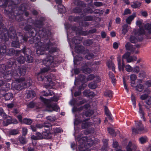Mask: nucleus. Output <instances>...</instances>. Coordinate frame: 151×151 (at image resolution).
<instances>
[{
	"label": "nucleus",
	"mask_w": 151,
	"mask_h": 151,
	"mask_svg": "<svg viewBox=\"0 0 151 151\" xmlns=\"http://www.w3.org/2000/svg\"><path fill=\"white\" fill-rule=\"evenodd\" d=\"M42 63L43 64L47 66V68L44 67L41 69L40 72L38 73V75L37 79L39 81H42L44 82V83L45 84L46 88L52 87L54 85V83L52 81V75H50L45 76L43 79L40 74L47 72L51 68L55 67L56 66L55 62L53 57L50 56L43 60Z\"/></svg>",
	"instance_id": "obj_1"
},
{
	"label": "nucleus",
	"mask_w": 151,
	"mask_h": 151,
	"mask_svg": "<svg viewBox=\"0 0 151 151\" xmlns=\"http://www.w3.org/2000/svg\"><path fill=\"white\" fill-rule=\"evenodd\" d=\"M125 47L127 50H129L130 52H126L122 56V64L121 65L120 61V65L119 67L118 66L119 70L120 71L124 70V59H126L127 63L133 62L137 60V58L136 56H130L131 53L137 54L138 53V48L140 47L139 45H136L133 47L131 43L127 42L125 45Z\"/></svg>",
	"instance_id": "obj_2"
},
{
	"label": "nucleus",
	"mask_w": 151,
	"mask_h": 151,
	"mask_svg": "<svg viewBox=\"0 0 151 151\" xmlns=\"http://www.w3.org/2000/svg\"><path fill=\"white\" fill-rule=\"evenodd\" d=\"M12 72L11 70L7 71L3 76V78L5 81L9 82L11 80L12 76L14 77L15 78V82L12 83V86L16 90H19L23 88H25L27 86V84L29 86L30 85L29 84L26 82L24 78H16V76H13V71L12 73Z\"/></svg>",
	"instance_id": "obj_3"
},
{
	"label": "nucleus",
	"mask_w": 151,
	"mask_h": 151,
	"mask_svg": "<svg viewBox=\"0 0 151 151\" xmlns=\"http://www.w3.org/2000/svg\"><path fill=\"white\" fill-rule=\"evenodd\" d=\"M37 47V53L38 55H42L44 54V51L49 50L50 53L56 51V49L52 47L51 44L49 40L47 39L44 41L45 43H42L41 41H38L36 42L34 41Z\"/></svg>",
	"instance_id": "obj_4"
},
{
	"label": "nucleus",
	"mask_w": 151,
	"mask_h": 151,
	"mask_svg": "<svg viewBox=\"0 0 151 151\" xmlns=\"http://www.w3.org/2000/svg\"><path fill=\"white\" fill-rule=\"evenodd\" d=\"M40 99L41 101L43 102L47 107L50 109L47 111H58L60 110V109L56 104H52L51 101H57L58 99L57 98H52L50 99H44L42 97L40 96Z\"/></svg>",
	"instance_id": "obj_5"
},
{
	"label": "nucleus",
	"mask_w": 151,
	"mask_h": 151,
	"mask_svg": "<svg viewBox=\"0 0 151 151\" xmlns=\"http://www.w3.org/2000/svg\"><path fill=\"white\" fill-rule=\"evenodd\" d=\"M142 22L140 21H137L136 22V24L138 25L139 27V29L138 32L137 33H135V35L136 36L137 35H140L142 34H145L149 36V35L146 32V30L145 27V26L147 24L144 25V29L143 28L141 27Z\"/></svg>",
	"instance_id": "obj_6"
},
{
	"label": "nucleus",
	"mask_w": 151,
	"mask_h": 151,
	"mask_svg": "<svg viewBox=\"0 0 151 151\" xmlns=\"http://www.w3.org/2000/svg\"><path fill=\"white\" fill-rule=\"evenodd\" d=\"M144 129V127L141 122L140 121H138L136 123V128H132V131L133 133H140L141 131Z\"/></svg>",
	"instance_id": "obj_7"
},
{
	"label": "nucleus",
	"mask_w": 151,
	"mask_h": 151,
	"mask_svg": "<svg viewBox=\"0 0 151 151\" xmlns=\"http://www.w3.org/2000/svg\"><path fill=\"white\" fill-rule=\"evenodd\" d=\"M26 69L24 68H20L17 70L13 71V76H19L22 75H24L26 73Z\"/></svg>",
	"instance_id": "obj_8"
},
{
	"label": "nucleus",
	"mask_w": 151,
	"mask_h": 151,
	"mask_svg": "<svg viewBox=\"0 0 151 151\" xmlns=\"http://www.w3.org/2000/svg\"><path fill=\"white\" fill-rule=\"evenodd\" d=\"M6 46L4 45H3L1 46L0 48V53L1 55H2L3 54H4L6 53L7 52H7L8 51L10 52H13V50L12 49H8L6 50Z\"/></svg>",
	"instance_id": "obj_9"
},
{
	"label": "nucleus",
	"mask_w": 151,
	"mask_h": 151,
	"mask_svg": "<svg viewBox=\"0 0 151 151\" xmlns=\"http://www.w3.org/2000/svg\"><path fill=\"white\" fill-rule=\"evenodd\" d=\"M136 16V12L133 13L132 14L129 16L126 19V22L128 24H130L131 22L134 19V18Z\"/></svg>",
	"instance_id": "obj_10"
},
{
	"label": "nucleus",
	"mask_w": 151,
	"mask_h": 151,
	"mask_svg": "<svg viewBox=\"0 0 151 151\" xmlns=\"http://www.w3.org/2000/svg\"><path fill=\"white\" fill-rule=\"evenodd\" d=\"M88 119H86L83 121H81V122H82V127L83 129H85L88 127L92 125V124L91 122H87V120Z\"/></svg>",
	"instance_id": "obj_11"
},
{
	"label": "nucleus",
	"mask_w": 151,
	"mask_h": 151,
	"mask_svg": "<svg viewBox=\"0 0 151 151\" xmlns=\"http://www.w3.org/2000/svg\"><path fill=\"white\" fill-rule=\"evenodd\" d=\"M27 93V97L29 99L33 98L36 95L35 92L32 90L28 91Z\"/></svg>",
	"instance_id": "obj_12"
},
{
	"label": "nucleus",
	"mask_w": 151,
	"mask_h": 151,
	"mask_svg": "<svg viewBox=\"0 0 151 151\" xmlns=\"http://www.w3.org/2000/svg\"><path fill=\"white\" fill-rule=\"evenodd\" d=\"M146 32L151 37V24L147 23L145 26Z\"/></svg>",
	"instance_id": "obj_13"
},
{
	"label": "nucleus",
	"mask_w": 151,
	"mask_h": 151,
	"mask_svg": "<svg viewBox=\"0 0 151 151\" xmlns=\"http://www.w3.org/2000/svg\"><path fill=\"white\" fill-rule=\"evenodd\" d=\"M122 34L124 35L126 34L128 30L129 26L128 25L125 24L122 26Z\"/></svg>",
	"instance_id": "obj_14"
},
{
	"label": "nucleus",
	"mask_w": 151,
	"mask_h": 151,
	"mask_svg": "<svg viewBox=\"0 0 151 151\" xmlns=\"http://www.w3.org/2000/svg\"><path fill=\"white\" fill-rule=\"evenodd\" d=\"M42 134L44 139H50L51 137V134L49 132H43Z\"/></svg>",
	"instance_id": "obj_15"
},
{
	"label": "nucleus",
	"mask_w": 151,
	"mask_h": 151,
	"mask_svg": "<svg viewBox=\"0 0 151 151\" xmlns=\"http://www.w3.org/2000/svg\"><path fill=\"white\" fill-rule=\"evenodd\" d=\"M129 148V150L132 151V150H135L137 148V146L136 145L134 144H132V143L129 142V143L127 147V148Z\"/></svg>",
	"instance_id": "obj_16"
},
{
	"label": "nucleus",
	"mask_w": 151,
	"mask_h": 151,
	"mask_svg": "<svg viewBox=\"0 0 151 151\" xmlns=\"http://www.w3.org/2000/svg\"><path fill=\"white\" fill-rule=\"evenodd\" d=\"M141 5V3L139 2H134L132 3L131 7L134 9H135L139 7Z\"/></svg>",
	"instance_id": "obj_17"
},
{
	"label": "nucleus",
	"mask_w": 151,
	"mask_h": 151,
	"mask_svg": "<svg viewBox=\"0 0 151 151\" xmlns=\"http://www.w3.org/2000/svg\"><path fill=\"white\" fill-rule=\"evenodd\" d=\"M107 65L109 69H111L113 71L115 72L114 65L112 62L110 61L108 62Z\"/></svg>",
	"instance_id": "obj_18"
},
{
	"label": "nucleus",
	"mask_w": 151,
	"mask_h": 151,
	"mask_svg": "<svg viewBox=\"0 0 151 151\" xmlns=\"http://www.w3.org/2000/svg\"><path fill=\"white\" fill-rule=\"evenodd\" d=\"M13 97V95L12 93H8L5 95L4 98L5 100H8L12 99Z\"/></svg>",
	"instance_id": "obj_19"
},
{
	"label": "nucleus",
	"mask_w": 151,
	"mask_h": 151,
	"mask_svg": "<svg viewBox=\"0 0 151 151\" xmlns=\"http://www.w3.org/2000/svg\"><path fill=\"white\" fill-rule=\"evenodd\" d=\"M58 8L59 12L61 13H65L66 11L65 7L61 4H59L58 6Z\"/></svg>",
	"instance_id": "obj_20"
},
{
	"label": "nucleus",
	"mask_w": 151,
	"mask_h": 151,
	"mask_svg": "<svg viewBox=\"0 0 151 151\" xmlns=\"http://www.w3.org/2000/svg\"><path fill=\"white\" fill-rule=\"evenodd\" d=\"M32 122V120L30 119L24 118L22 122V124H27L30 125Z\"/></svg>",
	"instance_id": "obj_21"
},
{
	"label": "nucleus",
	"mask_w": 151,
	"mask_h": 151,
	"mask_svg": "<svg viewBox=\"0 0 151 151\" xmlns=\"http://www.w3.org/2000/svg\"><path fill=\"white\" fill-rule=\"evenodd\" d=\"M11 87L10 83H4V85L3 86L2 89L4 90H8L10 89Z\"/></svg>",
	"instance_id": "obj_22"
},
{
	"label": "nucleus",
	"mask_w": 151,
	"mask_h": 151,
	"mask_svg": "<svg viewBox=\"0 0 151 151\" xmlns=\"http://www.w3.org/2000/svg\"><path fill=\"white\" fill-rule=\"evenodd\" d=\"M17 61L20 63H23L25 62V59L23 56L20 55L17 58Z\"/></svg>",
	"instance_id": "obj_23"
},
{
	"label": "nucleus",
	"mask_w": 151,
	"mask_h": 151,
	"mask_svg": "<svg viewBox=\"0 0 151 151\" xmlns=\"http://www.w3.org/2000/svg\"><path fill=\"white\" fill-rule=\"evenodd\" d=\"M109 77L111 79L112 83L114 84L116 82V80L115 78L114 75L111 72H109Z\"/></svg>",
	"instance_id": "obj_24"
},
{
	"label": "nucleus",
	"mask_w": 151,
	"mask_h": 151,
	"mask_svg": "<svg viewBox=\"0 0 151 151\" xmlns=\"http://www.w3.org/2000/svg\"><path fill=\"white\" fill-rule=\"evenodd\" d=\"M124 67L126 70L127 72H130L133 71V68L129 64L124 65Z\"/></svg>",
	"instance_id": "obj_25"
},
{
	"label": "nucleus",
	"mask_w": 151,
	"mask_h": 151,
	"mask_svg": "<svg viewBox=\"0 0 151 151\" xmlns=\"http://www.w3.org/2000/svg\"><path fill=\"white\" fill-rule=\"evenodd\" d=\"M139 113L141 114V116L142 117H143V120L144 121H145V117H144V113L143 110L142 109V108L141 105H140V104L139 103Z\"/></svg>",
	"instance_id": "obj_26"
},
{
	"label": "nucleus",
	"mask_w": 151,
	"mask_h": 151,
	"mask_svg": "<svg viewBox=\"0 0 151 151\" xmlns=\"http://www.w3.org/2000/svg\"><path fill=\"white\" fill-rule=\"evenodd\" d=\"M136 90L139 92H141L144 89V86L143 85L141 84L137 85L136 87Z\"/></svg>",
	"instance_id": "obj_27"
},
{
	"label": "nucleus",
	"mask_w": 151,
	"mask_h": 151,
	"mask_svg": "<svg viewBox=\"0 0 151 151\" xmlns=\"http://www.w3.org/2000/svg\"><path fill=\"white\" fill-rule=\"evenodd\" d=\"M19 140L21 143L23 145L26 144L27 142L25 137L22 136L19 137Z\"/></svg>",
	"instance_id": "obj_28"
},
{
	"label": "nucleus",
	"mask_w": 151,
	"mask_h": 151,
	"mask_svg": "<svg viewBox=\"0 0 151 151\" xmlns=\"http://www.w3.org/2000/svg\"><path fill=\"white\" fill-rule=\"evenodd\" d=\"M139 39H137L135 38L134 36H131L129 38V41L132 43H135L137 42L138 40H140Z\"/></svg>",
	"instance_id": "obj_29"
},
{
	"label": "nucleus",
	"mask_w": 151,
	"mask_h": 151,
	"mask_svg": "<svg viewBox=\"0 0 151 151\" xmlns=\"http://www.w3.org/2000/svg\"><path fill=\"white\" fill-rule=\"evenodd\" d=\"M12 47L17 48L19 47L20 46L19 41L17 40L16 41H13L12 42Z\"/></svg>",
	"instance_id": "obj_30"
},
{
	"label": "nucleus",
	"mask_w": 151,
	"mask_h": 151,
	"mask_svg": "<svg viewBox=\"0 0 151 151\" xmlns=\"http://www.w3.org/2000/svg\"><path fill=\"white\" fill-rule=\"evenodd\" d=\"M108 132L109 134L113 136H115L116 135V133L114 129L111 128H108Z\"/></svg>",
	"instance_id": "obj_31"
},
{
	"label": "nucleus",
	"mask_w": 151,
	"mask_h": 151,
	"mask_svg": "<svg viewBox=\"0 0 151 151\" xmlns=\"http://www.w3.org/2000/svg\"><path fill=\"white\" fill-rule=\"evenodd\" d=\"M104 94L106 96L111 97L112 96V92L110 90H107L105 92Z\"/></svg>",
	"instance_id": "obj_32"
},
{
	"label": "nucleus",
	"mask_w": 151,
	"mask_h": 151,
	"mask_svg": "<svg viewBox=\"0 0 151 151\" xmlns=\"http://www.w3.org/2000/svg\"><path fill=\"white\" fill-rule=\"evenodd\" d=\"M93 114V111L91 110H88L86 111L85 115L87 117H89Z\"/></svg>",
	"instance_id": "obj_33"
},
{
	"label": "nucleus",
	"mask_w": 151,
	"mask_h": 151,
	"mask_svg": "<svg viewBox=\"0 0 151 151\" xmlns=\"http://www.w3.org/2000/svg\"><path fill=\"white\" fill-rule=\"evenodd\" d=\"M133 69L132 71L134 73H138L140 72V68L138 66H136Z\"/></svg>",
	"instance_id": "obj_34"
},
{
	"label": "nucleus",
	"mask_w": 151,
	"mask_h": 151,
	"mask_svg": "<svg viewBox=\"0 0 151 151\" xmlns=\"http://www.w3.org/2000/svg\"><path fill=\"white\" fill-rule=\"evenodd\" d=\"M89 88L91 89H95L97 87L96 84L95 83H91L88 85Z\"/></svg>",
	"instance_id": "obj_35"
},
{
	"label": "nucleus",
	"mask_w": 151,
	"mask_h": 151,
	"mask_svg": "<svg viewBox=\"0 0 151 151\" xmlns=\"http://www.w3.org/2000/svg\"><path fill=\"white\" fill-rule=\"evenodd\" d=\"M131 99L132 102V103L134 105V108H135L136 107V101L135 97L132 94L131 96Z\"/></svg>",
	"instance_id": "obj_36"
},
{
	"label": "nucleus",
	"mask_w": 151,
	"mask_h": 151,
	"mask_svg": "<svg viewBox=\"0 0 151 151\" xmlns=\"http://www.w3.org/2000/svg\"><path fill=\"white\" fill-rule=\"evenodd\" d=\"M146 76L145 72L144 70L141 71L139 74V77L140 78H143Z\"/></svg>",
	"instance_id": "obj_37"
},
{
	"label": "nucleus",
	"mask_w": 151,
	"mask_h": 151,
	"mask_svg": "<svg viewBox=\"0 0 151 151\" xmlns=\"http://www.w3.org/2000/svg\"><path fill=\"white\" fill-rule=\"evenodd\" d=\"M105 111L106 114L107 115L109 116V118L110 119H111V114L109 112L108 108L106 107L105 108Z\"/></svg>",
	"instance_id": "obj_38"
},
{
	"label": "nucleus",
	"mask_w": 151,
	"mask_h": 151,
	"mask_svg": "<svg viewBox=\"0 0 151 151\" xmlns=\"http://www.w3.org/2000/svg\"><path fill=\"white\" fill-rule=\"evenodd\" d=\"M26 60L28 63H31L33 61V58L31 56H27L26 57Z\"/></svg>",
	"instance_id": "obj_39"
},
{
	"label": "nucleus",
	"mask_w": 151,
	"mask_h": 151,
	"mask_svg": "<svg viewBox=\"0 0 151 151\" xmlns=\"http://www.w3.org/2000/svg\"><path fill=\"white\" fill-rule=\"evenodd\" d=\"M93 42L91 40H88L84 41V44L86 46L92 44Z\"/></svg>",
	"instance_id": "obj_40"
},
{
	"label": "nucleus",
	"mask_w": 151,
	"mask_h": 151,
	"mask_svg": "<svg viewBox=\"0 0 151 151\" xmlns=\"http://www.w3.org/2000/svg\"><path fill=\"white\" fill-rule=\"evenodd\" d=\"M139 139L140 142L142 144H143L146 142L147 137H142L139 138Z\"/></svg>",
	"instance_id": "obj_41"
},
{
	"label": "nucleus",
	"mask_w": 151,
	"mask_h": 151,
	"mask_svg": "<svg viewBox=\"0 0 151 151\" xmlns=\"http://www.w3.org/2000/svg\"><path fill=\"white\" fill-rule=\"evenodd\" d=\"M5 122H7V124H9L12 123V118L9 116L7 117L6 119H5L4 120V123H5Z\"/></svg>",
	"instance_id": "obj_42"
},
{
	"label": "nucleus",
	"mask_w": 151,
	"mask_h": 151,
	"mask_svg": "<svg viewBox=\"0 0 151 151\" xmlns=\"http://www.w3.org/2000/svg\"><path fill=\"white\" fill-rule=\"evenodd\" d=\"M131 13V10L128 9H125L123 15H126L127 14H130Z\"/></svg>",
	"instance_id": "obj_43"
},
{
	"label": "nucleus",
	"mask_w": 151,
	"mask_h": 151,
	"mask_svg": "<svg viewBox=\"0 0 151 151\" xmlns=\"http://www.w3.org/2000/svg\"><path fill=\"white\" fill-rule=\"evenodd\" d=\"M130 81H135L137 78L136 75L134 74H132L130 76Z\"/></svg>",
	"instance_id": "obj_44"
},
{
	"label": "nucleus",
	"mask_w": 151,
	"mask_h": 151,
	"mask_svg": "<svg viewBox=\"0 0 151 151\" xmlns=\"http://www.w3.org/2000/svg\"><path fill=\"white\" fill-rule=\"evenodd\" d=\"M36 134L38 140L44 139L42 134H41L40 133L38 132L36 133Z\"/></svg>",
	"instance_id": "obj_45"
},
{
	"label": "nucleus",
	"mask_w": 151,
	"mask_h": 151,
	"mask_svg": "<svg viewBox=\"0 0 151 151\" xmlns=\"http://www.w3.org/2000/svg\"><path fill=\"white\" fill-rule=\"evenodd\" d=\"M90 108V106L88 104H86L84 105L83 107H81L80 108L79 110L83 109H89Z\"/></svg>",
	"instance_id": "obj_46"
},
{
	"label": "nucleus",
	"mask_w": 151,
	"mask_h": 151,
	"mask_svg": "<svg viewBox=\"0 0 151 151\" xmlns=\"http://www.w3.org/2000/svg\"><path fill=\"white\" fill-rule=\"evenodd\" d=\"M47 119L50 122L54 121L55 120V118L54 116H48L47 117Z\"/></svg>",
	"instance_id": "obj_47"
},
{
	"label": "nucleus",
	"mask_w": 151,
	"mask_h": 151,
	"mask_svg": "<svg viewBox=\"0 0 151 151\" xmlns=\"http://www.w3.org/2000/svg\"><path fill=\"white\" fill-rule=\"evenodd\" d=\"M72 42L73 43H74L75 44H78L80 43L81 41L80 40H78L77 38H75V39H73L72 40Z\"/></svg>",
	"instance_id": "obj_48"
},
{
	"label": "nucleus",
	"mask_w": 151,
	"mask_h": 151,
	"mask_svg": "<svg viewBox=\"0 0 151 151\" xmlns=\"http://www.w3.org/2000/svg\"><path fill=\"white\" fill-rule=\"evenodd\" d=\"M22 131L23 135L24 136H25L26 135L28 132L27 129L25 127H22Z\"/></svg>",
	"instance_id": "obj_49"
},
{
	"label": "nucleus",
	"mask_w": 151,
	"mask_h": 151,
	"mask_svg": "<svg viewBox=\"0 0 151 151\" xmlns=\"http://www.w3.org/2000/svg\"><path fill=\"white\" fill-rule=\"evenodd\" d=\"M18 133V131L16 129H13L11 130L10 132V134L11 135H14Z\"/></svg>",
	"instance_id": "obj_50"
},
{
	"label": "nucleus",
	"mask_w": 151,
	"mask_h": 151,
	"mask_svg": "<svg viewBox=\"0 0 151 151\" xmlns=\"http://www.w3.org/2000/svg\"><path fill=\"white\" fill-rule=\"evenodd\" d=\"M94 78V76L93 74H90L88 76V77L86 78L87 81H91Z\"/></svg>",
	"instance_id": "obj_51"
},
{
	"label": "nucleus",
	"mask_w": 151,
	"mask_h": 151,
	"mask_svg": "<svg viewBox=\"0 0 151 151\" xmlns=\"http://www.w3.org/2000/svg\"><path fill=\"white\" fill-rule=\"evenodd\" d=\"M79 80L82 82H86V81L85 80V77L84 76H79Z\"/></svg>",
	"instance_id": "obj_52"
},
{
	"label": "nucleus",
	"mask_w": 151,
	"mask_h": 151,
	"mask_svg": "<svg viewBox=\"0 0 151 151\" xmlns=\"http://www.w3.org/2000/svg\"><path fill=\"white\" fill-rule=\"evenodd\" d=\"M91 71V70L89 68H87L83 70V72L85 73H89Z\"/></svg>",
	"instance_id": "obj_53"
},
{
	"label": "nucleus",
	"mask_w": 151,
	"mask_h": 151,
	"mask_svg": "<svg viewBox=\"0 0 151 151\" xmlns=\"http://www.w3.org/2000/svg\"><path fill=\"white\" fill-rule=\"evenodd\" d=\"M48 92H49V93H45V92H44V94H43L45 96H51L53 93V92L50 90H48Z\"/></svg>",
	"instance_id": "obj_54"
},
{
	"label": "nucleus",
	"mask_w": 151,
	"mask_h": 151,
	"mask_svg": "<svg viewBox=\"0 0 151 151\" xmlns=\"http://www.w3.org/2000/svg\"><path fill=\"white\" fill-rule=\"evenodd\" d=\"M118 66L119 67L120 65L121 55H118L117 57Z\"/></svg>",
	"instance_id": "obj_55"
},
{
	"label": "nucleus",
	"mask_w": 151,
	"mask_h": 151,
	"mask_svg": "<svg viewBox=\"0 0 151 151\" xmlns=\"http://www.w3.org/2000/svg\"><path fill=\"white\" fill-rule=\"evenodd\" d=\"M148 97V95L147 94H145L142 95L140 96V99L142 100H144L146 99Z\"/></svg>",
	"instance_id": "obj_56"
},
{
	"label": "nucleus",
	"mask_w": 151,
	"mask_h": 151,
	"mask_svg": "<svg viewBox=\"0 0 151 151\" xmlns=\"http://www.w3.org/2000/svg\"><path fill=\"white\" fill-rule=\"evenodd\" d=\"M100 77L98 76H94V78H93L94 80L95 81L96 83H97L100 81Z\"/></svg>",
	"instance_id": "obj_57"
},
{
	"label": "nucleus",
	"mask_w": 151,
	"mask_h": 151,
	"mask_svg": "<svg viewBox=\"0 0 151 151\" xmlns=\"http://www.w3.org/2000/svg\"><path fill=\"white\" fill-rule=\"evenodd\" d=\"M54 129V132L55 133H60L62 132V130L60 128H56Z\"/></svg>",
	"instance_id": "obj_58"
},
{
	"label": "nucleus",
	"mask_w": 151,
	"mask_h": 151,
	"mask_svg": "<svg viewBox=\"0 0 151 151\" xmlns=\"http://www.w3.org/2000/svg\"><path fill=\"white\" fill-rule=\"evenodd\" d=\"M35 105V104L33 102H31L28 105V107L30 108H32L34 107Z\"/></svg>",
	"instance_id": "obj_59"
},
{
	"label": "nucleus",
	"mask_w": 151,
	"mask_h": 151,
	"mask_svg": "<svg viewBox=\"0 0 151 151\" xmlns=\"http://www.w3.org/2000/svg\"><path fill=\"white\" fill-rule=\"evenodd\" d=\"M22 51L23 52L24 54V55H27L28 54L27 52H29V49H26L25 48H24L23 49Z\"/></svg>",
	"instance_id": "obj_60"
},
{
	"label": "nucleus",
	"mask_w": 151,
	"mask_h": 151,
	"mask_svg": "<svg viewBox=\"0 0 151 151\" xmlns=\"http://www.w3.org/2000/svg\"><path fill=\"white\" fill-rule=\"evenodd\" d=\"M4 90L2 89L0 90V97L1 98L4 96L5 95H4Z\"/></svg>",
	"instance_id": "obj_61"
},
{
	"label": "nucleus",
	"mask_w": 151,
	"mask_h": 151,
	"mask_svg": "<svg viewBox=\"0 0 151 151\" xmlns=\"http://www.w3.org/2000/svg\"><path fill=\"white\" fill-rule=\"evenodd\" d=\"M89 92V91L88 90H85L83 92V95L86 96H88Z\"/></svg>",
	"instance_id": "obj_62"
},
{
	"label": "nucleus",
	"mask_w": 151,
	"mask_h": 151,
	"mask_svg": "<svg viewBox=\"0 0 151 151\" xmlns=\"http://www.w3.org/2000/svg\"><path fill=\"white\" fill-rule=\"evenodd\" d=\"M94 4L97 6H100L102 5V3L99 2H94Z\"/></svg>",
	"instance_id": "obj_63"
},
{
	"label": "nucleus",
	"mask_w": 151,
	"mask_h": 151,
	"mask_svg": "<svg viewBox=\"0 0 151 151\" xmlns=\"http://www.w3.org/2000/svg\"><path fill=\"white\" fill-rule=\"evenodd\" d=\"M145 85L148 87L151 86V81H148L146 82Z\"/></svg>",
	"instance_id": "obj_64"
}]
</instances>
